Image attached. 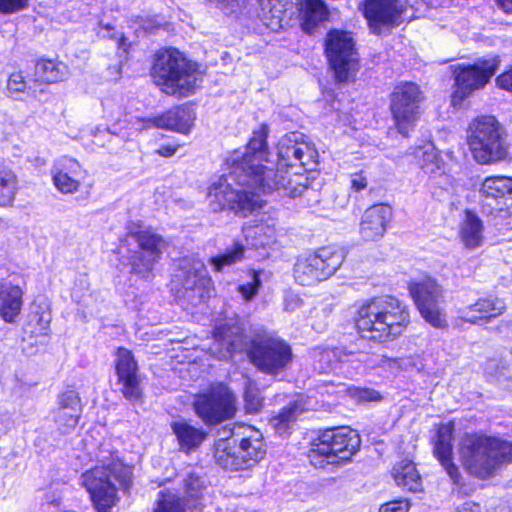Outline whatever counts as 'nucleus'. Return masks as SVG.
Instances as JSON below:
<instances>
[{"label": "nucleus", "instance_id": "nucleus-50", "mask_svg": "<svg viewBox=\"0 0 512 512\" xmlns=\"http://www.w3.org/2000/svg\"><path fill=\"white\" fill-rule=\"evenodd\" d=\"M496 84L499 88L512 92V65L496 78Z\"/></svg>", "mask_w": 512, "mask_h": 512}, {"label": "nucleus", "instance_id": "nucleus-25", "mask_svg": "<svg viewBox=\"0 0 512 512\" xmlns=\"http://www.w3.org/2000/svg\"><path fill=\"white\" fill-rule=\"evenodd\" d=\"M52 180L56 189L63 194L76 193L81 185L82 167L71 157L63 156L52 168Z\"/></svg>", "mask_w": 512, "mask_h": 512}, {"label": "nucleus", "instance_id": "nucleus-9", "mask_svg": "<svg viewBox=\"0 0 512 512\" xmlns=\"http://www.w3.org/2000/svg\"><path fill=\"white\" fill-rule=\"evenodd\" d=\"M172 290L179 300L192 306L210 298L214 290L213 282L204 262L194 256L179 259L172 278Z\"/></svg>", "mask_w": 512, "mask_h": 512}, {"label": "nucleus", "instance_id": "nucleus-55", "mask_svg": "<svg viewBox=\"0 0 512 512\" xmlns=\"http://www.w3.org/2000/svg\"><path fill=\"white\" fill-rule=\"evenodd\" d=\"M208 1L216 4L217 6L227 7L231 3L235 2L236 0H208Z\"/></svg>", "mask_w": 512, "mask_h": 512}, {"label": "nucleus", "instance_id": "nucleus-30", "mask_svg": "<svg viewBox=\"0 0 512 512\" xmlns=\"http://www.w3.org/2000/svg\"><path fill=\"white\" fill-rule=\"evenodd\" d=\"M483 232L482 220L474 212L466 210L459 227V238L464 247L469 250L480 247L484 242Z\"/></svg>", "mask_w": 512, "mask_h": 512}, {"label": "nucleus", "instance_id": "nucleus-32", "mask_svg": "<svg viewBox=\"0 0 512 512\" xmlns=\"http://www.w3.org/2000/svg\"><path fill=\"white\" fill-rule=\"evenodd\" d=\"M433 453L454 485L453 491L458 490L461 493L464 483L460 469L453 459V444L434 442Z\"/></svg>", "mask_w": 512, "mask_h": 512}, {"label": "nucleus", "instance_id": "nucleus-34", "mask_svg": "<svg viewBox=\"0 0 512 512\" xmlns=\"http://www.w3.org/2000/svg\"><path fill=\"white\" fill-rule=\"evenodd\" d=\"M35 75L44 82L56 83L69 76L68 66L62 62L42 59L35 65Z\"/></svg>", "mask_w": 512, "mask_h": 512}, {"label": "nucleus", "instance_id": "nucleus-8", "mask_svg": "<svg viewBox=\"0 0 512 512\" xmlns=\"http://www.w3.org/2000/svg\"><path fill=\"white\" fill-rule=\"evenodd\" d=\"M360 444L359 435L349 427L329 429L312 443L308 458L316 468L342 465L359 450Z\"/></svg>", "mask_w": 512, "mask_h": 512}, {"label": "nucleus", "instance_id": "nucleus-20", "mask_svg": "<svg viewBox=\"0 0 512 512\" xmlns=\"http://www.w3.org/2000/svg\"><path fill=\"white\" fill-rule=\"evenodd\" d=\"M116 374L120 391L130 402L142 399V389L138 375V365L132 352L126 348H118L115 360Z\"/></svg>", "mask_w": 512, "mask_h": 512}, {"label": "nucleus", "instance_id": "nucleus-7", "mask_svg": "<svg viewBox=\"0 0 512 512\" xmlns=\"http://www.w3.org/2000/svg\"><path fill=\"white\" fill-rule=\"evenodd\" d=\"M468 145L474 160L479 164L503 161L509 153L504 128L494 116L475 118L468 128Z\"/></svg>", "mask_w": 512, "mask_h": 512}, {"label": "nucleus", "instance_id": "nucleus-54", "mask_svg": "<svg viewBox=\"0 0 512 512\" xmlns=\"http://www.w3.org/2000/svg\"><path fill=\"white\" fill-rule=\"evenodd\" d=\"M497 5L506 13H512V0H496Z\"/></svg>", "mask_w": 512, "mask_h": 512}, {"label": "nucleus", "instance_id": "nucleus-43", "mask_svg": "<svg viewBox=\"0 0 512 512\" xmlns=\"http://www.w3.org/2000/svg\"><path fill=\"white\" fill-rule=\"evenodd\" d=\"M244 400L246 410L249 413L258 412L262 406V398L260 397L259 389L251 381H248L245 385Z\"/></svg>", "mask_w": 512, "mask_h": 512}, {"label": "nucleus", "instance_id": "nucleus-52", "mask_svg": "<svg viewBox=\"0 0 512 512\" xmlns=\"http://www.w3.org/2000/svg\"><path fill=\"white\" fill-rule=\"evenodd\" d=\"M455 512H481V507L478 503L466 501L458 506Z\"/></svg>", "mask_w": 512, "mask_h": 512}, {"label": "nucleus", "instance_id": "nucleus-53", "mask_svg": "<svg viewBox=\"0 0 512 512\" xmlns=\"http://www.w3.org/2000/svg\"><path fill=\"white\" fill-rule=\"evenodd\" d=\"M175 152H176V148L169 146V145L162 146L161 148H159L157 150V153L163 157H170V156L174 155Z\"/></svg>", "mask_w": 512, "mask_h": 512}, {"label": "nucleus", "instance_id": "nucleus-29", "mask_svg": "<svg viewBox=\"0 0 512 512\" xmlns=\"http://www.w3.org/2000/svg\"><path fill=\"white\" fill-rule=\"evenodd\" d=\"M23 292L18 285L10 282L0 283V317L5 322H13L19 315Z\"/></svg>", "mask_w": 512, "mask_h": 512}, {"label": "nucleus", "instance_id": "nucleus-15", "mask_svg": "<svg viewBox=\"0 0 512 512\" xmlns=\"http://www.w3.org/2000/svg\"><path fill=\"white\" fill-rule=\"evenodd\" d=\"M325 53L339 82L348 81L357 70V53L349 32L331 30L325 40Z\"/></svg>", "mask_w": 512, "mask_h": 512}, {"label": "nucleus", "instance_id": "nucleus-11", "mask_svg": "<svg viewBox=\"0 0 512 512\" xmlns=\"http://www.w3.org/2000/svg\"><path fill=\"white\" fill-rule=\"evenodd\" d=\"M256 193L247 185L231 179V172L228 176H221L213 182L207 193L209 207L213 212H219L226 208L247 216L257 206Z\"/></svg>", "mask_w": 512, "mask_h": 512}, {"label": "nucleus", "instance_id": "nucleus-38", "mask_svg": "<svg viewBox=\"0 0 512 512\" xmlns=\"http://www.w3.org/2000/svg\"><path fill=\"white\" fill-rule=\"evenodd\" d=\"M245 257V247L239 242H235L230 248L226 249L223 254L211 257L209 263L216 272L223 271L224 268L230 267Z\"/></svg>", "mask_w": 512, "mask_h": 512}, {"label": "nucleus", "instance_id": "nucleus-19", "mask_svg": "<svg viewBox=\"0 0 512 512\" xmlns=\"http://www.w3.org/2000/svg\"><path fill=\"white\" fill-rule=\"evenodd\" d=\"M405 7L400 0H365L363 13L374 34L389 32L401 24Z\"/></svg>", "mask_w": 512, "mask_h": 512}, {"label": "nucleus", "instance_id": "nucleus-40", "mask_svg": "<svg viewBox=\"0 0 512 512\" xmlns=\"http://www.w3.org/2000/svg\"><path fill=\"white\" fill-rule=\"evenodd\" d=\"M154 512H187L182 498L171 491H161Z\"/></svg>", "mask_w": 512, "mask_h": 512}, {"label": "nucleus", "instance_id": "nucleus-36", "mask_svg": "<svg viewBox=\"0 0 512 512\" xmlns=\"http://www.w3.org/2000/svg\"><path fill=\"white\" fill-rule=\"evenodd\" d=\"M18 191V179L14 171L0 164V206L12 205Z\"/></svg>", "mask_w": 512, "mask_h": 512}, {"label": "nucleus", "instance_id": "nucleus-17", "mask_svg": "<svg viewBox=\"0 0 512 512\" xmlns=\"http://www.w3.org/2000/svg\"><path fill=\"white\" fill-rule=\"evenodd\" d=\"M235 403L236 398L229 388L219 384L199 395L194 405L197 415L203 422L214 425L235 415Z\"/></svg>", "mask_w": 512, "mask_h": 512}, {"label": "nucleus", "instance_id": "nucleus-51", "mask_svg": "<svg viewBox=\"0 0 512 512\" xmlns=\"http://www.w3.org/2000/svg\"><path fill=\"white\" fill-rule=\"evenodd\" d=\"M367 178L362 172L354 173L351 175V189L355 192H359L367 187Z\"/></svg>", "mask_w": 512, "mask_h": 512}, {"label": "nucleus", "instance_id": "nucleus-42", "mask_svg": "<svg viewBox=\"0 0 512 512\" xmlns=\"http://www.w3.org/2000/svg\"><path fill=\"white\" fill-rule=\"evenodd\" d=\"M185 492L188 497L198 499L206 490V479L199 473L190 472L184 480Z\"/></svg>", "mask_w": 512, "mask_h": 512}, {"label": "nucleus", "instance_id": "nucleus-48", "mask_svg": "<svg viewBox=\"0 0 512 512\" xmlns=\"http://www.w3.org/2000/svg\"><path fill=\"white\" fill-rule=\"evenodd\" d=\"M454 424L452 422L441 424L438 427L435 443L453 444Z\"/></svg>", "mask_w": 512, "mask_h": 512}, {"label": "nucleus", "instance_id": "nucleus-13", "mask_svg": "<svg viewBox=\"0 0 512 512\" xmlns=\"http://www.w3.org/2000/svg\"><path fill=\"white\" fill-rule=\"evenodd\" d=\"M498 57L483 59L474 64L453 66L455 91L452 95L453 105H457L475 90L482 89L499 68Z\"/></svg>", "mask_w": 512, "mask_h": 512}, {"label": "nucleus", "instance_id": "nucleus-58", "mask_svg": "<svg viewBox=\"0 0 512 512\" xmlns=\"http://www.w3.org/2000/svg\"><path fill=\"white\" fill-rule=\"evenodd\" d=\"M126 41H127V38L125 36L121 35L120 38L118 39V47L123 48L125 50Z\"/></svg>", "mask_w": 512, "mask_h": 512}, {"label": "nucleus", "instance_id": "nucleus-28", "mask_svg": "<svg viewBox=\"0 0 512 512\" xmlns=\"http://www.w3.org/2000/svg\"><path fill=\"white\" fill-rule=\"evenodd\" d=\"M269 133L268 126L266 124H262L260 128L253 132V135L247 144L246 152L243 154L242 159H234L233 165L231 169V179H233V174L235 167L239 165L240 163L244 162L246 157L251 158L253 163L257 166H259L263 170H268L269 168L266 166H263L261 162L265 159V156L267 154V136Z\"/></svg>", "mask_w": 512, "mask_h": 512}, {"label": "nucleus", "instance_id": "nucleus-5", "mask_svg": "<svg viewBox=\"0 0 512 512\" xmlns=\"http://www.w3.org/2000/svg\"><path fill=\"white\" fill-rule=\"evenodd\" d=\"M459 458L469 474L487 479L502 464L512 461V443L485 435H466L459 446Z\"/></svg>", "mask_w": 512, "mask_h": 512}, {"label": "nucleus", "instance_id": "nucleus-10", "mask_svg": "<svg viewBox=\"0 0 512 512\" xmlns=\"http://www.w3.org/2000/svg\"><path fill=\"white\" fill-rule=\"evenodd\" d=\"M343 261L344 255L336 247H321L297 257L293 276L299 285L313 286L335 274Z\"/></svg>", "mask_w": 512, "mask_h": 512}, {"label": "nucleus", "instance_id": "nucleus-33", "mask_svg": "<svg viewBox=\"0 0 512 512\" xmlns=\"http://www.w3.org/2000/svg\"><path fill=\"white\" fill-rule=\"evenodd\" d=\"M392 475L399 487L410 492H418L422 490L421 476L412 461L402 460L395 464L392 470Z\"/></svg>", "mask_w": 512, "mask_h": 512}, {"label": "nucleus", "instance_id": "nucleus-39", "mask_svg": "<svg viewBox=\"0 0 512 512\" xmlns=\"http://www.w3.org/2000/svg\"><path fill=\"white\" fill-rule=\"evenodd\" d=\"M303 410V405L298 401L289 403L278 415L271 419V425L279 434H282L287 431L290 424L297 419Z\"/></svg>", "mask_w": 512, "mask_h": 512}, {"label": "nucleus", "instance_id": "nucleus-6", "mask_svg": "<svg viewBox=\"0 0 512 512\" xmlns=\"http://www.w3.org/2000/svg\"><path fill=\"white\" fill-rule=\"evenodd\" d=\"M131 468L121 462L96 466L81 476V483L90 494L97 512H110L118 501L117 488L113 480L123 489L131 486Z\"/></svg>", "mask_w": 512, "mask_h": 512}, {"label": "nucleus", "instance_id": "nucleus-22", "mask_svg": "<svg viewBox=\"0 0 512 512\" xmlns=\"http://www.w3.org/2000/svg\"><path fill=\"white\" fill-rule=\"evenodd\" d=\"M392 215V208L388 204L378 203L368 207L364 211L359 225L361 238L365 241L382 239Z\"/></svg>", "mask_w": 512, "mask_h": 512}, {"label": "nucleus", "instance_id": "nucleus-47", "mask_svg": "<svg viewBox=\"0 0 512 512\" xmlns=\"http://www.w3.org/2000/svg\"><path fill=\"white\" fill-rule=\"evenodd\" d=\"M29 0H0V13L13 14L26 9Z\"/></svg>", "mask_w": 512, "mask_h": 512}, {"label": "nucleus", "instance_id": "nucleus-44", "mask_svg": "<svg viewBox=\"0 0 512 512\" xmlns=\"http://www.w3.org/2000/svg\"><path fill=\"white\" fill-rule=\"evenodd\" d=\"M245 236L249 237H259V240L254 243L255 246L265 247L269 245L274 237L273 229L269 228L265 225H256L254 227H248L245 230Z\"/></svg>", "mask_w": 512, "mask_h": 512}, {"label": "nucleus", "instance_id": "nucleus-57", "mask_svg": "<svg viewBox=\"0 0 512 512\" xmlns=\"http://www.w3.org/2000/svg\"><path fill=\"white\" fill-rule=\"evenodd\" d=\"M364 396H362L363 398H367L369 400H376L377 397L375 396L376 392L375 391H369V390H366L364 391Z\"/></svg>", "mask_w": 512, "mask_h": 512}, {"label": "nucleus", "instance_id": "nucleus-60", "mask_svg": "<svg viewBox=\"0 0 512 512\" xmlns=\"http://www.w3.org/2000/svg\"><path fill=\"white\" fill-rule=\"evenodd\" d=\"M347 202H348V198L346 196L342 197L341 204H340L341 208H344L346 206Z\"/></svg>", "mask_w": 512, "mask_h": 512}, {"label": "nucleus", "instance_id": "nucleus-14", "mask_svg": "<svg viewBox=\"0 0 512 512\" xmlns=\"http://www.w3.org/2000/svg\"><path fill=\"white\" fill-rule=\"evenodd\" d=\"M422 100V91L413 82L400 83L394 88L390 99V110L395 125L403 136H407L415 126L420 116Z\"/></svg>", "mask_w": 512, "mask_h": 512}, {"label": "nucleus", "instance_id": "nucleus-37", "mask_svg": "<svg viewBox=\"0 0 512 512\" xmlns=\"http://www.w3.org/2000/svg\"><path fill=\"white\" fill-rule=\"evenodd\" d=\"M328 16V10L323 0H305V9L303 10V29L307 33H312V29L324 21Z\"/></svg>", "mask_w": 512, "mask_h": 512}, {"label": "nucleus", "instance_id": "nucleus-26", "mask_svg": "<svg viewBox=\"0 0 512 512\" xmlns=\"http://www.w3.org/2000/svg\"><path fill=\"white\" fill-rule=\"evenodd\" d=\"M239 433L232 430L231 436L221 438L215 441L213 447V457L218 466L229 471H238L243 469V459L241 458L238 447Z\"/></svg>", "mask_w": 512, "mask_h": 512}, {"label": "nucleus", "instance_id": "nucleus-59", "mask_svg": "<svg viewBox=\"0 0 512 512\" xmlns=\"http://www.w3.org/2000/svg\"><path fill=\"white\" fill-rule=\"evenodd\" d=\"M385 362H387L389 365H391L390 363L398 364L399 360L398 359L385 358Z\"/></svg>", "mask_w": 512, "mask_h": 512}, {"label": "nucleus", "instance_id": "nucleus-3", "mask_svg": "<svg viewBox=\"0 0 512 512\" xmlns=\"http://www.w3.org/2000/svg\"><path fill=\"white\" fill-rule=\"evenodd\" d=\"M362 336L387 341L399 337L410 322L407 306L392 296L375 297L363 303L355 319Z\"/></svg>", "mask_w": 512, "mask_h": 512}, {"label": "nucleus", "instance_id": "nucleus-12", "mask_svg": "<svg viewBox=\"0 0 512 512\" xmlns=\"http://www.w3.org/2000/svg\"><path fill=\"white\" fill-rule=\"evenodd\" d=\"M410 294L422 318L436 329H447L448 321L442 307L444 296L442 287L433 278L427 277L410 284Z\"/></svg>", "mask_w": 512, "mask_h": 512}, {"label": "nucleus", "instance_id": "nucleus-56", "mask_svg": "<svg viewBox=\"0 0 512 512\" xmlns=\"http://www.w3.org/2000/svg\"><path fill=\"white\" fill-rule=\"evenodd\" d=\"M428 149L430 150V152L428 150H425L423 151V155H426L428 160H433L436 157L434 149L432 147H429Z\"/></svg>", "mask_w": 512, "mask_h": 512}, {"label": "nucleus", "instance_id": "nucleus-23", "mask_svg": "<svg viewBox=\"0 0 512 512\" xmlns=\"http://www.w3.org/2000/svg\"><path fill=\"white\" fill-rule=\"evenodd\" d=\"M506 311L505 302L495 296L479 298L475 303L458 310L459 317L470 324L483 325Z\"/></svg>", "mask_w": 512, "mask_h": 512}, {"label": "nucleus", "instance_id": "nucleus-4", "mask_svg": "<svg viewBox=\"0 0 512 512\" xmlns=\"http://www.w3.org/2000/svg\"><path fill=\"white\" fill-rule=\"evenodd\" d=\"M151 76L162 92L178 97L193 94L202 82L199 65L176 48H162L155 53Z\"/></svg>", "mask_w": 512, "mask_h": 512}, {"label": "nucleus", "instance_id": "nucleus-24", "mask_svg": "<svg viewBox=\"0 0 512 512\" xmlns=\"http://www.w3.org/2000/svg\"><path fill=\"white\" fill-rule=\"evenodd\" d=\"M238 436V447L243 459V469H250L261 461L265 454V444L262 433L252 426L241 425L234 427Z\"/></svg>", "mask_w": 512, "mask_h": 512}, {"label": "nucleus", "instance_id": "nucleus-2", "mask_svg": "<svg viewBox=\"0 0 512 512\" xmlns=\"http://www.w3.org/2000/svg\"><path fill=\"white\" fill-rule=\"evenodd\" d=\"M247 349L244 328L237 320H229L217 326L214 342L210 347L212 354L220 360H226L236 352ZM251 363L261 372L278 375L288 369L293 354L290 345L284 340L271 337L255 338L248 347Z\"/></svg>", "mask_w": 512, "mask_h": 512}, {"label": "nucleus", "instance_id": "nucleus-35", "mask_svg": "<svg viewBox=\"0 0 512 512\" xmlns=\"http://www.w3.org/2000/svg\"><path fill=\"white\" fill-rule=\"evenodd\" d=\"M287 0H259L260 16L268 27L282 26Z\"/></svg>", "mask_w": 512, "mask_h": 512}, {"label": "nucleus", "instance_id": "nucleus-18", "mask_svg": "<svg viewBox=\"0 0 512 512\" xmlns=\"http://www.w3.org/2000/svg\"><path fill=\"white\" fill-rule=\"evenodd\" d=\"M479 192L484 212L500 218L512 216V177H486Z\"/></svg>", "mask_w": 512, "mask_h": 512}, {"label": "nucleus", "instance_id": "nucleus-61", "mask_svg": "<svg viewBox=\"0 0 512 512\" xmlns=\"http://www.w3.org/2000/svg\"><path fill=\"white\" fill-rule=\"evenodd\" d=\"M325 356H329V354L328 353H323L322 357H325Z\"/></svg>", "mask_w": 512, "mask_h": 512}, {"label": "nucleus", "instance_id": "nucleus-27", "mask_svg": "<svg viewBox=\"0 0 512 512\" xmlns=\"http://www.w3.org/2000/svg\"><path fill=\"white\" fill-rule=\"evenodd\" d=\"M195 120V113L189 107H177L147 122L157 128L187 134Z\"/></svg>", "mask_w": 512, "mask_h": 512}, {"label": "nucleus", "instance_id": "nucleus-16", "mask_svg": "<svg viewBox=\"0 0 512 512\" xmlns=\"http://www.w3.org/2000/svg\"><path fill=\"white\" fill-rule=\"evenodd\" d=\"M128 236L137 242L139 248L130 257L131 273L145 280L152 279L154 267L167 246L165 240L149 230L130 231Z\"/></svg>", "mask_w": 512, "mask_h": 512}, {"label": "nucleus", "instance_id": "nucleus-1", "mask_svg": "<svg viewBox=\"0 0 512 512\" xmlns=\"http://www.w3.org/2000/svg\"><path fill=\"white\" fill-rule=\"evenodd\" d=\"M319 154L315 146L299 132L286 134L278 143L276 170H263L251 158L235 167L233 179L247 185L256 193L266 194L283 189L291 197L300 196L308 187L305 172L318 166Z\"/></svg>", "mask_w": 512, "mask_h": 512}, {"label": "nucleus", "instance_id": "nucleus-46", "mask_svg": "<svg viewBox=\"0 0 512 512\" xmlns=\"http://www.w3.org/2000/svg\"><path fill=\"white\" fill-rule=\"evenodd\" d=\"M260 286L259 274L256 271H252L251 281L247 284L239 285L238 291L245 300L249 301L258 293Z\"/></svg>", "mask_w": 512, "mask_h": 512}, {"label": "nucleus", "instance_id": "nucleus-49", "mask_svg": "<svg viewBox=\"0 0 512 512\" xmlns=\"http://www.w3.org/2000/svg\"><path fill=\"white\" fill-rule=\"evenodd\" d=\"M410 503L406 499L389 501L380 506L379 512H408Z\"/></svg>", "mask_w": 512, "mask_h": 512}, {"label": "nucleus", "instance_id": "nucleus-21", "mask_svg": "<svg viewBox=\"0 0 512 512\" xmlns=\"http://www.w3.org/2000/svg\"><path fill=\"white\" fill-rule=\"evenodd\" d=\"M81 404L78 393L67 390L58 396V407L51 412L55 430L60 435L71 434L80 419Z\"/></svg>", "mask_w": 512, "mask_h": 512}, {"label": "nucleus", "instance_id": "nucleus-45", "mask_svg": "<svg viewBox=\"0 0 512 512\" xmlns=\"http://www.w3.org/2000/svg\"><path fill=\"white\" fill-rule=\"evenodd\" d=\"M27 89V82L22 72H13L9 75L6 91L11 98L18 99V95L24 93Z\"/></svg>", "mask_w": 512, "mask_h": 512}, {"label": "nucleus", "instance_id": "nucleus-31", "mask_svg": "<svg viewBox=\"0 0 512 512\" xmlns=\"http://www.w3.org/2000/svg\"><path fill=\"white\" fill-rule=\"evenodd\" d=\"M171 429L178 440L180 450L186 453L196 450L206 438V433L201 428L192 426L184 419L173 421Z\"/></svg>", "mask_w": 512, "mask_h": 512}, {"label": "nucleus", "instance_id": "nucleus-41", "mask_svg": "<svg viewBox=\"0 0 512 512\" xmlns=\"http://www.w3.org/2000/svg\"><path fill=\"white\" fill-rule=\"evenodd\" d=\"M486 372L493 376L504 388L512 390V367L495 359L489 360Z\"/></svg>", "mask_w": 512, "mask_h": 512}]
</instances>
